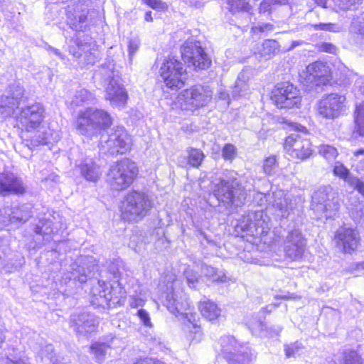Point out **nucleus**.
<instances>
[{"label": "nucleus", "mask_w": 364, "mask_h": 364, "mask_svg": "<svg viewBox=\"0 0 364 364\" xmlns=\"http://www.w3.org/2000/svg\"><path fill=\"white\" fill-rule=\"evenodd\" d=\"M112 124L110 115L102 109L87 108L80 111L76 119V129L80 134L92 137Z\"/></svg>", "instance_id": "f257e3e1"}, {"label": "nucleus", "mask_w": 364, "mask_h": 364, "mask_svg": "<svg viewBox=\"0 0 364 364\" xmlns=\"http://www.w3.org/2000/svg\"><path fill=\"white\" fill-rule=\"evenodd\" d=\"M153 201L144 192L131 191L122 202L121 213L123 220L138 222L142 220L151 210Z\"/></svg>", "instance_id": "f03ea898"}, {"label": "nucleus", "mask_w": 364, "mask_h": 364, "mask_svg": "<svg viewBox=\"0 0 364 364\" xmlns=\"http://www.w3.org/2000/svg\"><path fill=\"white\" fill-rule=\"evenodd\" d=\"M220 179L214 185L213 194L219 202L226 205L239 206L243 204L247 198V191L239 180L232 176Z\"/></svg>", "instance_id": "7ed1b4c3"}, {"label": "nucleus", "mask_w": 364, "mask_h": 364, "mask_svg": "<svg viewBox=\"0 0 364 364\" xmlns=\"http://www.w3.org/2000/svg\"><path fill=\"white\" fill-rule=\"evenodd\" d=\"M137 174L136 164L129 159H124L110 167L107 181L112 189L122 191L130 186Z\"/></svg>", "instance_id": "20e7f679"}, {"label": "nucleus", "mask_w": 364, "mask_h": 364, "mask_svg": "<svg viewBox=\"0 0 364 364\" xmlns=\"http://www.w3.org/2000/svg\"><path fill=\"white\" fill-rule=\"evenodd\" d=\"M212 96L213 91L209 86L195 85L182 91L177 101L182 109L192 111L206 106Z\"/></svg>", "instance_id": "39448f33"}, {"label": "nucleus", "mask_w": 364, "mask_h": 364, "mask_svg": "<svg viewBox=\"0 0 364 364\" xmlns=\"http://www.w3.org/2000/svg\"><path fill=\"white\" fill-rule=\"evenodd\" d=\"M221 353L228 364H249L252 359L250 348L239 343L231 336L221 337Z\"/></svg>", "instance_id": "423d86ee"}, {"label": "nucleus", "mask_w": 364, "mask_h": 364, "mask_svg": "<svg viewBox=\"0 0 364 364\" xmlns=\"http://www.w3.org/2000/svg\"><path fill=\"white\" fill-rule=\"evenodd\" d=\"M132 139L123 127H117L100 139V146L105 152L111 154H125L131 149Z\"/></svg>", "instance_id": "0eeeda50"}, {"label": "nucleus", "mask_w": 364, "mask_h": 364, "mask_svg": "<svg viewBox=\"0 0 364 364\" xmlns=\"http://www.w3.org/2000/svg\"><path fill=\"white\" fill-rule=\"evenodd\" d=\"M312 200L314 210L324 213L326 218L335 216L340 208L337 193L331 186L319 188L314 192Z\"/></svg>", "instance_id": "6e6552de"}, {"label": "nucleus", "mask_w": 364, "mask_h": 364, "mask_svg": "<svg viewBox=\"0 0 364 364\" xmlns=\"http://www.w3.org/2000/svg\"><path fill=\"white\" fill-rule=\"evenodd\" d=\"M21 139L23 144L32 149L40 145L57 142L60 139V134L58 131L50 129L49 127L41 124L39 127L23 130Z\"/></svg>", "instance_id": "1a4fd4ad"}, {"label": "nucleus", "mask_w": 364, "mask_h": 364, "mask_svg": "<svg viewBox=\"0 0 364 364\" xmlns=\"http://www.w3.org/2000/svg\"><path fill=\"white\" fill-rule=\"evenodd\" d=\"M269 223V218L264 211H250L242 215L237 228L251 235L259 237L268 232L270 229Z\"/></svg>", "instance_id": "9d476101"}, {"label": "nucleus", "mask_w": 364, "mask_h": 364, "mask_svg": "<svg viewBox=\"0 0 364 364\" xmlns=\"http://www.w3.org/2000/svg\"><path fill=\"white\" fill-rule=\"evenodd\" d=\"M271 98L279 108L298 107L301 101L299 90L289 82L277 84L272 90Z\"/></svg>", "instance_id": "9b49d317"}, {"label": "nucleus", "mask_w": 364, "mask_h": 364, "mask_svg": "<svg viewBox=\"0 0 364 364\" xmlns=\"http://www.w3.org/2000/svg\"><path fill=\"white\" fill-rule=\"evenodd\" d=\"M160 75L166 85L170 88L181 87L186 80L183 63L173 57L164 59L160 68Z\"/></svg>", "instance_id": "f8f14e48"}, {"label": "nucleus", "mask_w": 364, "mask_h": 364, "mask_svg": "<svg viewBox=\"0 0 364 364\" xmlns=\"http://www.w3.org/2000/svg\"><path fill=\"white\" fill-rule=\"evenodd\" d=\"M181 56L185 63L196 70H205L211 60L198 41H186L181 48Z\"/></svg>", "instance_id": "ddd939ff"}, {"label": "nucleus", "mask_w": 364, "mask_h": 364, "mask_svg": "<svg viewBox=\"0 0 364 364\" xmlns=\"http://www.w3.org/2000/svg\"><path fill=\"white\" fill-rule=\"evenodd\" d=\"M44 113L43 106L38 102L22 107L16 117L18 125L22 131L39 127L41 124H43Z\"/></svg>", "instance_id": "4468645a"}, {"label": "nucleus", "mask_w": 364, "mask_h": 364, "mask_svg": "<svg viewBox=\"0 0 364 364\" xmlns=\"http://www.w3.org/2000/svg\"><path fill=\"white\" fill-rule=\"evenodd\" d=\"M346 102L344 95L331 93L319 100L317 107L318 114L322 118L333 119L338 117Z\"/></svg>", "instance_id": "2eb2a0df"}, {"label": "nucleus", "mask_w": 364, "mask_h": 364, "mask_svg": "<svg viewBox=\"0 0 364 364\" xmlns=\"http://www.w3.org/2000/svg\"><path fill=\"white\" fill-rule=\"evenodd\" d=\"M284 149L294 159L304 160L312 154L311 144L301 134L293 133L285 139Z\"/></svg>", "instance_id": "dca6fc26"}, {"label": "nucleus", "mask_w": 364, "mask_h": 364, "mask_svg": "<svg viewBox=\"0 0 364 364\" xmlns=\"http://www.w3.org/2000/svg\"><path fill=\"white\" fill-rule=\"evenodd\" d=\"M334 240L342 252L352 254L360 245V237L356 229L342 226L336 231Z\"/></svg>", "instance_id": "f3484780"}, {"label": "nucleus", "mask_w": 364, "mask_h": 364, "mask_svg": "<svg viewBox=\"0 0 364 364\" xmlns=\"http://www.w3.org/2000/svg\"><path fill=\"white\" fill-rule=\"evenodd\" d=\"M306 240L299 230L294 229L289 231L284 240L286 257L293 261L301 259L306 250Z\"/></svg>", "instance_id": "a211bd4d"}, {"label": "nucleus", "mask_w": 364, "mask_h": 364, "mask_svg": "<svg viewBox=\"0 0 364 364\" xmlns=\"http://www.w3.org/2000/svg\"><path fill=\"white\" fill-rule=\"evenodd\" d=\"M164 305L176 316L181 315L187 318L190 323L195 321L194 314L187 311L190 308V303L185 295L178 296L173 290L166 294Z\"/></svg>", "instance_id": "6ab92c4d"}, {"label": "nucleus", "mask_w": 364, "mask_h": 364, "mask_svg": "<svg viewBox=\"0 0 364 364\" xmlns=\"http://www.w3.org/2000/svg\"><path fill=\"white\" fill-rule=\"evenodd\" d=\"M90 0H78L72 6H68V19L70 27L75 31L83 28L89 13L88 6Z\"/></svg>", "instance_id": "aec40b11"}, {"label": "nucleus", "mask_w": 364, "mask_h": 364, "mask_svg": "<svg viewBox=\"0 0 364 364\" xmlns=\"http://www.w3.org/2000/svg\"><path fill=\"white\" fill-rule=\"evenodd\" d=\"M69 52L75 58H80L84 55L87 64H94L99 57L98 51L92 47L91 43H83L79 38L73 40L69 46Z\"/></svg>", "instance_id": "412c9836"}, {"label": "nucleus", "mask_w": 364, "mask_h": 364, "mask_svg": "<svg viewBox=\"0 0 364 364\" xmlns=\"http://www.w3.org/2000/svg\"><path fill=\"white\" fill-rule=\"evenodd\" d=\"M264 198L269 202V204L272 205L274 209V214L277 217L284 218L289 216L290 210H292V206L289 203L283 191L278 190L274 191L267 196L264 195Z\"/></svg>", "instance_id": "4be33fe9"}, {"label": "nucleus", "mask_w": 364, "mask_h": 364, "mask_svg": "<svg viewBox=\"0 0 364 364\" xmlns=\"http://www.w3.org/2000/svg\"><path fill=\"white\" fill-rule=\"evenodd\" d=\"M90 292L97 300L103 299L106 303L113 299L123 298L126 295V291L122 287H120L119 291L117 293L109 283L103 280H98V282L92 286Z\"/></svg>", "instance_id": "5701e85b"}, {"label": "nucleus", "mask_w": 364, "mask_h": 364, "mask_svg": "<svg viewBox=\"0 0 364 364\" xmlns=\"http://www.w3.org/2000/svg\"><path fill=\"white\" fill-rule=\"evenodd\" d=\"M70 324L77 333L86 335L96 331L98 321L93 315L82 313L79 315H73Z\"/></svg>", "instance_id": "b1692460"}, {"label": "nucleus", "mask_w": 364, "mask_h": 364, "mask_svg": "<svg viewBox=\"0 0 364 364\" xmlns=\"http://www.w3.org/2000/svg\"><path fill=\"white\" fill-rule=\"evenodd\" d=\"M328 66L322 62L316 61L306 67L304 75L307 83L319 85L328 80Z\"/></svg>", "instance_id": "393cba45"}, {"label": "nucleus", "mask_w": 364, "mask_h": 364, "mask_svg": "<svg viewBox=\"0 0 364 364\" xmlns=\"http://www.w3.org/2000/svg\"><path fill=\"white\" fill-rule=\"evenodd\" d=\"M105 99L113 107H124L126 105L128 95L123 86L118 82L108 83L105 87Z\"/></svg>", "instance_id": "a878e982"}, {"label": "nucleus", "mask_w": 364, "mask_h": 364, "mask_svg": "<svg viewBox=\"0 0 364 364\" xmlns=\"http://www.w3.org/2000/svg\"><path fill=\"white\" fill-rule=\"evenodd\" d=\"M24 191L23 182L14 173L10 172L0 173V194L6 193L22 194Z\"/></svg>", "instance_id": "bb28decb"}, {"label": "nucleus", "mask_w": 364, "mask_h": 364, "mask_svg": "<svg viewBox=\"0 0 364 364\" xmlns=\"http://www.w3.org/2000/svg\"><path fill=\"white\" fill-rule=\"evenodd\" d=\"M5 215L0 216V225L1 227H6L10 223H25L26 222L31 215V207L28 205H23L19 207L14 208L12 211L9 210L8 212H5Z\"/></svg>", "instance_id": "cd10ccee"}, {"label": "nucleus", "mask_w": 364, "mask_h": 364, "mask_svg": "<svg viewBox=\"0 0 364 364\" xmlns=\"http://www.w3.org/2000/svg\"><path fill=\"white\" fill-rule=\"evenodd\" d=\"M252 75L250 69H243L238 75L235 81V86L232 91L234 98L246 97L251 93V90L248 82Z\"/></svg>", "instance_id": "c85d7f7f"}, {"label": "nucleus", "mask_w": 364, "mask_h": 364, "mask_svg": "<svg viewBox=\"0 0 364 364\" xmlns=\"http://www.w3.org/2000/svg\"><path fill=\"white\" fill-rule=\"evenodd\" d=\"M82 176L87 181L95 182L100 176V167L92 158L87 157L77 165Z\"/></svg>", "instance_id": "c756f323"}, {"label": "nucleus", "mask_w": 364, "mask_h": 364, "mask_svg": "<svg viewBox=\"0 0 364 364\" xmlns=\"http://www.w3.org/2000/svg\"><path fill=\"white\" fill-rule=\"evenodd\" d=\"M186 153V158L181 157L178 159V166L181 167L189 166L193 168H198L205 158L203 152L198 149L190 148L187 149Z\"/></svg>", "instance_id": "7c9ffc66"}, {"label": "nucleus", "mask_w": 364, "mask_h": 364, "mask_svg": "<svg viewBox=\"0 0 364 364\" xmlns=\"http://www.w3.org/2000/svg\"><path fill=\"white\" fill-rule=\"evenodd\" d=\"M349 33L355 43L359 44L364 42V13L353 18L349 28Z\"/></svg>", "instance_id": "2f4dec72"}, {"label": "nucleus", "mask_w": 364, "mask_h": 364, "mask_svg": "<svg viewBox=\"0 0 364 364\" xmlns=\"http://www.w3.org/2000/svg\"><path fill=\"white\" fill-rule=\"evenodd\" d=\"M358 97H360L362 102L356 105L355 112V123L356 132L364 137V82L360 86Z\"/></svg>", "instance_id": "473e14b6"}, {"label": "nucleus", "mask_w": 364, "mask_h": 364, "mask_svg": "<svg viewBox=\"0 0 364 364\" xmlns=\"http://www.w3.org/2000/svg\"><path fill=\"white\" fill-rule=\"evenodd\" d=\"M199 309L202 316L209 321L217 319L221 314L220 308L210 300L201 301L199 304Z\"/></svg>", "instance_id": "72a5a7b5"}, {"label": "nucleus", "mask_w": 364, "mask_h": 364, "mask_svg": "<svg viewBox=\"0 0 364 364\" xmlns=\"http://www.w3.org/2000/svg\"><path fill=\"white\" fill-rule=\"evenodd\" d=\"M97 75H100V78L107 84L112 83V81L113 83L118 82V72L115 70V65L112 62L102 65Z\"/></svg>", "instance_id": "f704fd0d"}, {"label": "nucleus", "mask_w": 364, "mask_h": 364, "mask_svg": "<svg viewBox=\"0 0 364 364\" xmlns=\"http://www.w3.org/2000/svg\"><path fill=\"white\" fill-rule=\"evenodd\" d=\"M95 97L92 93L86 89H80L76 91L73 99L70 102V106L73 107L87 105L93 103Z\"/></svg>", "instance_id": "c9c22d12"}, {"label": "nucleus", "mask_w": 364, "mask_h": 364, "mask_svg": "<svg viewBox=\"0 0 364 364\" xmlns=\"http://www.w3.org/2000/svg\"><path fill=\"white\" fill-rule=\"evenodd\" d=\"M115 339L112 336L111 340L107 342H95L90 346V352L95 355L99 363H102L105 359V355L107 349L112 347V341Z\"/></svg>", "instance_id": "e433bc0d"}, {"label": "nucleus", "mask_w": 364, "mask_h": 364, "mask_svg": "<svg viewBox=\"0 0 364 364\" xmlns=\"http://www.w3.org/2000/svg\"><path fill=\"white\" fill-rule=\"evenodd\" d=\"M19 105L16 100L4 94L0 98V112L4 117L11 116Z\"/></svg>", "instance_id": "4c0bfd02"}, {"label": "nucleus", "mask_w": 364, "mask_h": 364, "mask_svg": "<svg viewBox=\"0 0 364 364\" xmlns=\"http://www.w3.org/2000/svg\"><path fill=\"white\" fill-rule=\"evenodd\" d=\"M61 225L54 223L50 219L40 220L35 228V232L42 235H50L57 233Z\"/></svg>", "instance_id": "58836bf2"}, {"label": "nucleus", "mask_w": 364, "mask_h": 364, "mask_svg": "<svg viewBox=\"0 0 364 364\" xmlns=\"http://www.w3.org/2000/svg\"><path fill=\"white\" fill-rule=\"evenodd\" d=\"M202 272L205 277L213 282H226L228 277L223 270H219L211 266L204 265Z\"/></svg>", "instance_id": "ea45409f"}, {"label": "nucleus", "mask_w": 364, "mask_h": 364, "mask_svg": "<svg viewBox=\"0 0 364 364\" xmlns=\"http://www.w3.org/2000/svg\"><path fill=\"white\" fill-rule=\"evenodd\" d=\"M279 50V44L275 40H265L260 50L261 55L266 59H270Z\"/></svg>", "instance_id": "a19ab883"}, {"label": "nucleus", "mask_w": 364, "mask_h": 364, "mask_svg": "<svg viewBox=\"0 0 364 364\" xmlns=\"http://www.w3.org/2000/svg\"><path fill=\"white\" fill-rule=\"evenodd\" d=\"M350 161L358 172L364 173V148L353 150Z\"/></svg>", "instance_id": "79ce46f5"}, {"label": "nucleus", "mask_w": 364, "mask_h": 364, "mask_svg": "<svg viewBox=\"0 0 364 364\" xmlns=\"http://www.w3.org/2000/svg\"><path fill=\"white\" fill-rule=\"evenodd\" d=\"M4 94H6V96L12 97L21 103L23 98L24 89L19 82H14L9 85Z\"/></svg>", "instance_id": "37998d69"}, {"label": "nucleus", "mask_w": 364, "mask_h": 364, "mask_svg": "<svg viewBox=\"0 0 364 364\" xmlns=\"http://www.w3.org/2000/svg\"><path fill=\"white\" fill-rule=\"evenodd\" d=\"M338 364H362L360 357L354 350L343 352Z\"/></svg>", "instance_id": "c03bdc74"}, {"label": "nucleus", "mask_w": 364, "mask_h": 364, "mask_svg": "<svg viewBox=\"0 0 364 364\" xmlns=\"http://www.w3.org/2000/svg\"><path fill=\"white\" fill-rule=\"evenodd\" d=\"M231 12L247 11L250 10V6L245 0H227Z\"/></svg>", "instance_id": "a18cd8bd"}, {"label": "nucleus", "mask_w": 364, "mask_h": 364, "mask_svg": "<svg viewBox=\"0 0 364 364\" xmlns=\"http://www.w3.org/2000/svg\"><path fill=\"white\" fill-rule=\"evenodd\" d=\"M334 175L343 179L348 183V179L352 178L353 176L350 175L349 170L341 162L337 161L335 163L333 167Z\"/></svg>", "instance_id": "49530a36"}, {"label": "nucleus", "mask_w": 364, "mask_h": 364, "mask_svg": "<svg viewBox=\"0 0 364 364\" xmlns=\"http://www.w3.org/2000/svg\"><path fill=\"white\" fill-rule=\"evenodd\" d=\"M72 269L71 275L74 280H77L80 283L87 282L88 275L84 267L74 264Z\"/></svg>", "instance_id": "de8ad7c7"}, {"label": "nucleus", "mask_w": 364, "mask_h": 364, "mask_svg": "<svg viewBox=\"0 0 364 364\" xmlns=\"http://www.w3.org/2000/svg\"><path fill=\"white\" fill-rule=\"evenodd\" d=\"M319 154L327 160H333L338 155L337 149L330 145L323 144L319 147Z\"/></svg>", "instance_id": "09e8293b"}, {"label": "nucleus", "mask_w": 364, "mask_h": 364, "mask_svg": "<svg viewBox=\"0 0 364 364\" xmlns=\"http://www.w3.org/2000/svg\"><path fill=\"white\" fill-rule=\"evenodd\" d=\"M37 353L42 357L50 360L53 358L54 348L52 344L43 343V341L40 343V349H36Z\"/></svg>", "instance_id": "8fccbe9b"}, {"label": "nucleus", "mask_w": 364, "mask_h": 364, "mask_svg": "<svg viewBox=\"0 0 364 364\" xmlns=\"http://www.w3.org/2000/svg\"><path fill=\"white\" fill-rule=\"evenodd\" d=\"M303 348L304 347L302 344L298 341L292 343L289 345H285L284 351L286 356L290 358L299 355Z\"/></svg>", "instance_id": "3c124183"}, {"label": "nucleus", "mask_w": 364, "mask_h": 364, "mask_svg": "<svg viewBox=\"0 0 364 364\" xmlns=\"http://www.w3.org/2000/svg\"><path fill=\"white\" fill-rule=\"evenodd\" d=\"M122 268V261L120 259H114L110 261L107 266V269L114 278L119 277L121 269Z\"/></svg>", "instance_id": "603ef678"}, {"label": "nucleus", "mask_w": 364, "mask_h": 364, "mask_svg": "<svg viewBox=\"0 0 364 364\" xmlns=\"http://www.w3.org/2000/svg\"><path fill=\"white\" fill-rule=\"evenodd\" d=\"M277 166V161L275 156H271L267 158L263 164V169L266 174L271 175Z\"/></svg>", "instance_id": "864d4df0"}, {"label": "nucleus", "mask_w": 364, "mask_h": 364, "mask_svg": "<svg viewBox=\"0 0 364 364\" xmlns=\"http://www.w3.org/2000/svg\"><path fill=\"white\" fill-rule=\"evenodd\" d=\"M184 276L188 285L192 288H195L196 284L198 283L199 279V275L197 274V272H194L190 268H187L184 271Z\"/></svg>", "instance_id": "5fc2aeb1"}, {"label": "nucleus", "mask_w": 364, "mask_h": 364, "mask_svg": "<svg viewBox=\"0 0 364 364\" xmlns=\"http://www.w3.org/2000/svg\"><path fill=\"white\" fill-rule=\"evenodd\" d=\"M222 156L225 160H232L236 156V148L231 144H227L223 149Z\"/></svg>", "instance_id": "6e6d98bb"}, {"label": "nucleus", "mask_w": 364, "mask_h": 364, "mask_svg": "<svg viewBox=\"0 0 364 364\" xmlns=\"http://www.w3.org/2000/svg\"><path fill=\"white\" fill-rule=\"evenodd\" d=\"M139 45H140V42H139V39L133 38V39L129 40V45H128V51H129V58L130 62L132 61V58H133L134 55L139 50Z\"/></svg>", "instance_id": "4d7b16f0"}, {"label": "nucleus", "mask_w": 364, "mask_h": 364, "mask_svg": "<svg viewBox=\"0 0 364 364\" xmlns=\"http://www.w3.org/2000/svg\"><path fill=\"white\" fill-rule=\"evenodd\" d=\"M363 0H333L341 9H350L353 6L361 3Z\"/></svg>", "instance_id": "13d9d810"}, {"label": "nucleus", "mask_w": 364, "mask_h": 364, "mask_svg": "<svg viewBox=\"0 0 364 364\" xmlns=\"http://www.w3.org/2000/svg\"><path fill=\"white\" fill-rule=\"evenodd\" d=\"M273 29L274 26L271 23H259L257 25L252 27V31L254 33L272 31Z\"/></svg>", "instance_id": "bf43d9fd"}, {"label": "nucleus", "mask_w": 364, "mask_h": 364, "mask_svg": "<svg viewBox=\"0 0 364 364\" xmlns=\"http://www.w3.org/2000/svg\"><path fill=\"white\" fill-rule=\"evenodd\" d=\"M137 316L141 323L146 327H151L152 323L149 313L144 309H139L137 311Z\"/></svg>", "instance_id": "052dcab7"}, {"label": "nucleus", "mask_w": 364, "mask_h": 364, "mask_svg": "<svg viewBox=\"0 0 364 364\" xmlns=\"http://www.w3.org/2000/svg\"><path fill=\"white\" fill-rule=\"evenodd\" d=\"M144 4H147L149 6L154 9H161L164 10L167 9V5L166 3L163 2L161 0H141Z\"/></svg>", "instance_id": "680f3d73"}, {"label": "nucleus", "mask_w": 364, "mask_h": 364, "mask_svg": "<svg viewBox=\"0 0 364 364\" xmlns=\"http://www.w3.org/2000/svg\"><path fill=\"white\" fill-rule=\"evenodd\" d=\"M318 28L323 31H328L334 33H338L341 31V27L335 23H320L316 26Z\"/></svg>", "instance_id": "e2e57ef3"}, {"label": "nucleus", "mask_w": 364, "mask_h": 364, "mask_svg": "<svg viewBox=\"0 0 364 364\" xmlns=\"http://www.w3.org/2000/svg\"><path fill=\"white\" fill-rule=\"evenodd\" d=\"M348 184L353 186L359 193L364 196V182L356 177L348 179Z\"/></svg>", "instance_id": "0e129e2a"}, {"label": "nucleus", "mask_w": 364, "mask_h": 364, "mask_svg": "<svg viewBox=\"0 0 364 364\" xmlns=\"http://www.w3.org/2000/svg\"><path fill=\"white\" fill-rule=\"evenodd\" d=\"M0 364H30L27 358H19L17 360H10L9 358H0Z\"/></svg>", "instance_id": "69168bd1"}, {"label": "nucleus", "mask_w": 364, "mask_h": 364, "mask_svg": "<svg viewBox=\"0 0 364 364\" xmlns=\"http://www.w3.org/2000/svg\"><path fill=\"white\" fill-rule=\"evenodd\" d=\"M272 6L271 0H264L259 5V13H266L271 11Z\"/></svg>", "instance_id": "338daca9"}, {"label": "nucleus", "mask_w": 364, "mask_h": 364, "mask_svg": "<svg viewBox=\"0 0 364 364\" xmlns=\"http://www.w3.org/2000/svg\"><path fill=\"white\" fill-rule=\"evenodd\" d=\"M321 50L322 51L329 53H336L337 51V48L329 43H323L321 45Z\"/></svg>", "instance_id": "774afa93"}]
</instances>
